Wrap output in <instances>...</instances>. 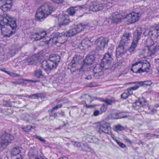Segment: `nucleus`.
<instances>
[{
    "label": "nucleus",
    "instance_id": "f257e3e1",
    "mask_svg": "<svg viewBox=\"0 0 159 159\" xmlns=\"http://www.w3.org/2000/svg\"><path fill=\"white\" fill-rule=\"evenodd\" d=\"M0 25L4 37L8 38L15 34L17 28L16 20L7 14L0 16Z\"/></svg>",
    "mask_w": 159,
    "mask_h": 159
},
{
    "label": "nucleus",
    "instance_id": "f03ea898",
    "mask_svg": "<svg viewBox=\"0 0 159 159\" xmlns=\"http://www.w3.org/2000/svg\"><path fill=\"white\" fill-rule=\"evenodd\" d=\"M56 8V7L51 2H48L43 4L37 9L35 14L37 20L42 21L55 11Z\"/></svg>",
    "mask_w": 159,
    "mask_h": 159
},
{
    "label": "nucleus",
    "instance_id": "7ed1b4c3",
    "mask_svg": "<svg viewBox=\"0 0 159 159\" xmlns=\"http://www.w3.org/2000/svg\"><path fill=\"white\" fill-rule=\"evenodd\" d=\"M113 59L112 51L111 49H108V52L105 54L100 65L106 70L111 69Z\"/></svg>",
    "mask_w": 159,
    "mask_h": 159
},
{
    "label": "nucleus",
    "instance_id": "20e7f679",
    "mask_svg": "<svg viewBox=\"0 0 159 159\" xmlns=\"http://www.w3.org/2000/svg\"><path fill=\"white\" fill-rule=\"evenodd\" d=\"M142 32L141 28H138L133 33V40L131 45L129 48L127 52L130 54H133L135 52V48L138 43L139 40L141 37Z\"/></svg>",
    "mask_w": 159,
    "mask_h": 159
},
{
    "label": "nucleus",
    "instance_id": "39448f33",
    "mask_svg": "<svg viewBox=\"0 0 159 159\" xmlns=\"http://www.w3.org/2000/svg\"><path fill=\"white\" fill-rule=\"evenodd\" d=\"M14 139V136L11 134L7 133L3 134L0 138L1 146L3 148H6Z\"/></svg>",
    "mask_w": 159,
    "mask_h": 159
},
{
    "label": "nucleus",
    "instance_id": "423d86ee",
    "mask_svg": "<svg viewBox=\"0 0 159 159\" xmlns=\"http://www.w3.org/2000/svg\"><path fill=\"white\" fill-rule=\"evenodd\" d=\"M104 6L103 3L98 0L91 2L89 5V10L90 11L96 12L102 10Z\"/></svg>",
    "mask_w": 159,
    "mask_h": 159
},
{
    "label": "nucleus",
    "instance_id": "0eeeda50",
    "mask_svg": "<svg viewBox=\"0 0 159 159\" xmlns=\"http://www.w3.org/2000/svg\"><path fill=\"white\" fill-rule=\"evenodd\" d=\"M61 39L63 40L62 41L60 42L61 44H64L66 41L67 39L65 33L64 32L61 33H55L53 34V37H51L50 39L51 40L52 39V42H54L56 43L57 42V39H58L60 40Z\"/></svg>",
    "mask_w": 159,
    "mask_h": 159
},
{
    "label": "nucleus",
    "instance_id": "6e6552de",
    "mask_svg": "<svg viewBox=\"0 0 159 159\" xmlns=\"http://www.w3.org/2000/svg\"><path fill=\"white\" fill-rule=\"evenodd\" d=\"M125 45H121L120 43L118 47L116 48V57L117 58L121 57L124 58L125 56L128 55L127 50H125Z\"/></svg>",
    "mask_w": 159,
    "mask_h": 159
},
{
    "label": "nucleus",
    "instance_id": "1a4fd4ad",
    "mask_svg": "<svg viewBox=\"0 0 159 159\" xmlns=\"http://www.w3.org/2000/svg\"><path fill=\"white\" fill-rule=\"evenodd\" d=\"M41 65L42 67L45 70L47 69L50 70L55 69L58 66L57 64L51 61L49 59L47 61H43Z\"/></svg>",
    "mask_w": 159,
    "mask_h": 159
},
{
    "label": "nucleus",
    "instance_id": "9d476101",
    "mask_svg": "<svg viewBox=\"0 0 159 159\" xmlns=\"http://www.w3.org/2000/svg\"><path fill=\"white\" fill-rule=\"evenodd\" d=\"M108 41L107 38L101 37L96 39L95 42V44L100 49H103L105 47L107 46Z\"/></svg>",
    "mask_w": 159,
    "mask_h": 159
},
{
    "label": "nucleus",
    "instance_id": "9b49d317",
    "mask_svg": "<svg viewBox=\"0 0 159 159\" xmlns=\"http://www.w3.org/2000/svg\"><path fill=\"white\" fill-rule=\"evenodd\" d=\"M12 0H0V4H3L1 6V9L6 12L11 7Z\"/></svg>",
    "mask_w": 159,
    "mask_h": 159
},
{
    "label": "nucleus",
    "instance_id": "f8f14e48",
    "mask_svg": "<svg viewBox=\"0 0 159 159\" xmlns=\"http://www.w3.org/2000/svg\"><path fill=\"white\" fill-rule=\"evenodd\" d=\"M142 60H139L132 65V68L131 69V70L133 73H143V71H142Z\"/></svg>",
    "mask_w": 159,
    "mask_h": 159
},
{
    "label": "nucleus",
    "instance_id": "ddd939ff",
    "mask_svg": "<svg viewBox=\"0 0 159 159\" xmlns=\"http://www.w3.org/2000/svg\"><path fill=\"white\" fill-rule=\"evenodd\" d=\"M106 70L103 68L101 66L99 65H97L93 70V76L96 79H99L100 76L103 74V71Z\"/></svg>",
    "mask_w": 159,
    "mask_h": 159
},
{
    "label": "nucleus",
    "instance_id": "4468645a",
    "mask_svg": "<svg viewBox=\"0 0 159 159\" xmlns=\"http://www.w3.org/2000/svg\"><path fill=\"white\" fill-rule=\"evenodd\" d=\"M121 15L114 13L112 16H110L109 18L107 19L105 22L106 23V22H109L111 20V23H118L121 21Z\"/></svg>",
    "mask_w": 159,
    "mask_h": 159
},
{
    "label": "nucleus",
    "instance_id": "2eb2a0df",
    "mask_svg": "<svg viewBox=\"0 0 159 159\" xmlns=\"http://www.w3.org/2000/svg\"><path fill=\"white\" fill-rule=\"evenodd\" d=\"M100 131L107 134H109L111 131V128L110 124L107 122L99 125Z\"/></svg>",
    "mask_w": 159,
    "mask_h": 159
},
{
    "label": "nucleus",
    "instance_id": "dca6fc26",
    "mask_svg": "<svg viewBox=\"0 0 159 159\" xmlns=\"http://www.w3.org/2000/svg\"><path fill=\"white\" fill-rule=\"evenodd\" d=\"M69 16L67 15L61 16L58 19L59 25L61 26L63 25H67L70 22Z\"/></svg>",
    "mask_w": 159,
    "mask_h": 159
},
{
    "label": "nucleus",
    "instance_id": "f3484780",
    "mask_svg": "<svg viewBox=\"0 0 159 159\" xmlns=\"http://www.w3.org/2000/svg\"><path fill=\"white\" fill-rule=\"evenodd\" d=\"M81 60V57L80 56L75 55L73 57L72 60L69 64L68 68L70 69L75 67L77 63H79Z\"/></svg>",
    "mask_w": 159,
    "mask_h": 159
},
{
    "label": "nucleus",
    "instance_id": "a211bd4d",
    "mask_svg": "<svg viewBox=\"0 0 159 159\" xmlns=\"http://www.w3.org/2000/svg\"><path fill=\"white\" fill-rule=\"evenodd\" d=\"M138 14V13H135L133 12L127 15L126 18L130 23H133L139 20V17Z\"/></svg>",
    "mask_w": 159,
    "mask_h": 159
},
{
    "label": "nucleus",
    "instance_id": "6ab92c4d",
    "mask_svg": "<svg viewBox=\"0 0 159 159\" xmlns=\"http://www.w3.org/2000/svg\"><path fill=\"white\" fill-rule=\"evenodd\" d=\"M131 37V34L129 33H126L124 34L120 42L121 45H125L126 44L128 43V42L130 40Z\"/></svg>",
    "mask_w": 159,
    "mask_h": 159
},
{
    "label": "nucleus",
    "instance_id": "aec40b11",
    "mask_svg": "<svg viewBox=\"0 0 159 159\" xmlns=\"http://www.w3.org/2000/svg\"><path fill=\"white\" fill-rule=\"evenodd\" d=\"M83 6H81L71 7L68 8L66 11L70 16H73L77 11L80 10L82 8H83Z\"/></svg>",
    "mask_w": 159,
    "mask_h": 159
},
{
    "label": "nucleus",
    "instance_id": "412c9836",
    "mask_svg": "<svg viewBox=\"0 0 159 159\" xmlns=\"http://www.w3.org/2000/svg\"><path fill=\"white\" fill-rule=\"evenodd\" d=\"M89 25L86 24L80 23L75 25L74 29L75 30L77 33L80 32L85 29H88Z\"/></svg>",
    "mask_w": 159,
    "mask_h": 159
},
{
    "label": "nucleus",
    "instance_id": "4be33fe9",
    "mask_svg": "<svg viewBox=\"0 0 159 159\" xmlns=\"http://www.w3.org/2000/svg\"><path fill=\"white\" fill-rule=\"evenodd\" d=\"M142 71L143 72H148L149 71L150 64L149 62L146 60H142Z\"/></svg>",
    "mask_w": 159,
    "mask_h": 159
},
{
    "label": "nucleus",
    "instance_id": "5701e85b",
    "mask_svg": "<svg viewBox=\"0 0 159 159\" xmlns=\"http://www.w3.org/2000/svg\"><path fill=\"white\" fill-rule=\"evenodd\" d=\"M95 55L92 54L87 56L84 60V62L87 64L91 65L95 60Z\"/></svg>",
    "mask_w": 159,
    "mask_h": 159
},
{
    "label": "nucleus",
    "instance_id": "b1692460",
    "mask_svg": "<svg viewBox=\"0 0 159 159\" xmlns=\"http://www.w3.org/2000/svg\"><path fill=\"white\" fill-rule=\"evenodd\" d=\"M30 156L32 157L33 158V159H41L43 158H46L43 156H37V151L36 150L31 149L29 153Z\"/></svg>",
    "mask_w": 159,
    "mask_h": 159
},
{
    "label": "nucleus",
    "instance_id": "393cba45",
    "mask_svg": "<svg viewBox=\"0 0 159 159\" xmlns=\"http://www.w3.org/2000/svg\"><path fill=\"white\" fill-rule=\"evenodd\" d=\"M48 59L58 65V63L60 61V57L58 55L52 54L50 56Z\"/></svg>",
    "mask_w": 159,
    "mask_h": 159
},
{
    "label": "nucleus",
    "instance_id": "a878e982",
    "mask_svg": "<svg viewBox=\"0 0 159 159\" xmlns=\"http://www.w3.org/2000/svg\"><path fill=\"white\" fill-rule=\"evenodd\" d=\"M11 154L12 156H16L21 152L20 148L18 147H13L11 150Z\"/></svg>",
    "mask_w": 159,
    "mask_h": 159
},
{
    "label": "nucleus",
    "instance_id": "bb28decb",
    "mask_svg": "<svg viewBox=\"0 0 159 159\" xmlns=\"http://www.w3.org/2000/svg\"><path fill=\"white\" fill-rule=\"evenodd\" d=\"M34 75L37 78H43L44 77V75L43 73L42 70L41 69L35 70L34 73Z\"/></svg>",
    "mask_w": 159,
    "mask_h": 159
},
{
    "label": "nucleus",
    "instance_id": "cd10ccee",
    "mask_svg": "<svg viewBox=\"0 0 159 159\" xmlns=\"http://www.w3.org/2000/svg\"><path fill=\"white\" fill-rule=\"evenodd\" d=\"M90 65L87 64L86 63H84L83 65L81 66L80 68L77 69V70H79L80 72H84L85 71H88L90 67Z\"/></svg>",
    "mask_w": 159,
    "mask_h": 159
},
{
    "label": "nucleus",
    "instance_id": "c85d7f7f",
    "mask_svg": "<svg viewBox=\"0 0 159 159\" xmlns=\"http://www.w3.org/2000/svg\"><path fill=\"white\" fill-rule=\"evenodd\" d=\"M77 34V33L75 31V30L73 28L67 31L66 33V37H72L76 34Z\"/></svg>",
    "mask_w": 159,
    "mask_h": 159
},
{
    "label": "nucleus",
    "instance_id": "c756f323",
    "mask_svg": "<svg viewBox=\"0 0 159 159\" xmlns=\"http://www.w3.org/2000/svg\"><path fill=\"white\" fill-rule=\"evenodd\" d=\"M91 40V39L90 40H84L81 43L82 46L84 47L83 49H86L90 46Z\"/></svg>",
    "mask_w": 159,
    "mask_h": 159
},
{
    "label": "nucleus",
    "instance_id": "7c9ffc66",
    "mask_svg": "<svg viewBox=\"0 0 159 159\" xmlns=\"http://www.w3.org/2000/svg\"><path fill=\"white\" fill-rule=\"evenodd\" d=\"M35 128V126L30 125H27L26 127L22 126L21 127V128L26 133L31 132L32 131V129H34Z\"/></svg>",
    "mask_w": 159,
    "mask_h": 159
},
{
    "label": "nucleus",
    "instance_id": "2f4dec72",
    "mask_svg": "<svg viewBox=\"0 0 159 159\" xmlns=\"http://www.w3.org/2000/svg\"><path fill=\"white\" fill-rule=\"evenodd\" d=\"M35 59V57L34 56L28 57L26 59V61L29 65H32L36 63Z\"/></svg>",
    "mask_w": 159,
    "mask_h": 159
},
{
    "label": "nucleus",
    "instance_id": "473e14b6",
    "mask_svg": "<svg viewBox=\"0 0 159 159\" xmlns=\"http://www.w3.org/2000/svg\"><path fill=\"white\" fill-rule=\"evenodd\" d=\"M129 84H134L135 86L131 87L130 88L133 90H135L137 89L140 86H142L143 84L140 82H135L130 83Z\"/></svg>",
    "mask_w": 159,
    "mask_h": 159
},
{
    "label": "nucleus",
    "instance_id": "72a5a7b5",
    "mask_svg": "<svg viewBox=\"0 0 159 159\" xmlns=\"http://www.w3.org/2000/svg\"><path fill=\"white\" fill-rule=\"evenodd\" d=\"M139 56L142 58H145L149 56H148V51L147 49H143L139 53Z\"/></svg>",
    "mask_w": 159,
    "mask_h": 159
},
{
    "label": "nucleus",
    "instance_id": "f704fd0d",
    "mask_svg": "<svg viewBox=\"0 0 159 159\" xmlns=\"http://www.w3.org/2000/svg\"><path fill=\"white\" fill-rule=\"evenodd\" d=\"M105 103L107 104V106L111 105L113 103H114L117 101L114 98H113L111 99H106L103 101Z\"/></svg>",
    "mask_w": 159,
    "mask_h": 159
},
{
    "label": "nucleus",
    "instance_id": "c9c22d12",
    "mask_svg": "<svg viewBox=\"0 0 159 159\" xmlns=\"http://www.w3.org/2000/svg\"><path fill=\"white\" fill-rule=\"evenodd\" d=\"M18 102L19 103V104H18H18H16L14 106L17 107H25L26 106V104L25 103V102L24 99H21Z\"/></svg>",
    "mask_w": 159,
    "mask_h": 159
},
{
    "label": "nucleus",
    "instance_id": "e433bc0d",
    "mask_svg": "<svg viewBox=\"0 0 159 159\" xmlns=\"http://www.w3.org/2000/svg\"><path fill=\"white\" fill-rule=\"evenodd\" d=\"M32 38L36 41L42 39L39 32L34 33L32 34Z\"/></svg>",
    "mask_w": 159,
    "mask_h": 159
},
{
    "label": "nucleus",
    "instance_id": "4c0bfd02",
    "mask_svg": "<svg viewBox=\"0 0 159 159\" xmlns=\"http://www.w3.org/2000/svg\"><path fill=\"white\" fill-rule=\"evenodd\" d=\"M141 106V105L137 101H136L135 102L133 103V107L136 110L139 109Z\"/></svg>",
    "mask_w": 159,
    "mask_h": 159
},
{
    "label": "nucleus",
    "instance_id": "58836bf2",
    "mask_svg": "<svg viewBox=\"0 0 159 159\" xmlns=\"http://www.w3.org/2000/svg\"><path fill=\"white\" fill-rule=\"evenodd\" d=\"M55 110L52 108L50 110H49V115L50 117H53L54 118H56L58 117L57 113L56 112H54Z\"/></svg>",
    "mask_w": 159,
    "mask_h": 159
},
{
    "label": "nucleus",
    "instance_id": "ea45409f",
    "mask_svg": "<svg viewBox=\"0 0 159 159\" xmlns=\"http://www.w3.org/2000/svg\"><path fill=\"white\" fill-rule=\"evenodd\" d=\"M23 118L27 122H29L32 119L31 116L28 114H26L25 115L23 116Z\"/></svg>",
    "mask_w": 159,
    "mask_h": 159
},
{
    "label": "nucleus",
    "instance_id": "a19ab883",
    "mask_svg": "<svg viewBox=\"0 0 159 159\" xmlns=\"http://www.w3.org/2000/svg\"><path fill=\"white\" fill-rule=\"evenodd\" d=\"M141 105L142 107H143L147 103V101L145 100L143 97L139 99V100H137Z\"/></svg>",
    "mask_w": 159,
    "mask_h": 159
},
{
    "label": "nucleus",
    "instance_id": "79ce46f5",
    "mask_svg": "<svg viewBox=\"0 0 159 159\" xmlns=\"http://www.w3.org/2000/svg\"><path fill=\"white\" fill-rule=\"evenodd\" d=\"M152 45L150 46V48H148V56H149V57H151L154 55L156 53V52L152 48Z\"/></svg>",
    "mask_w": 159,
    "mask_h": 159
},
{
    "label": "nucleus",
    "instance_id": "37998d69",
    "mask_svg": "<svg viewBox=\"0 0 159 159\" xmlns=\"http://www.w3.org/2000/svg\"><path fill=\"white\" fill-rule=\"evenodd\" d=\"M125 129L124 127L120 125H118L115 126V130L116 131H122Z\"/></svg>",
    "mask_w": 159,
    "mask_h": 159
},
{
    "label": "nucleus",
    "instance_id": "c03bdc74",
    "mask_svg": "<svg viewBox=\"0 0 159 159\" xmlns=\"http://www.w3.org/2000/svg\"><path fill=\"white\" fill-rule=\"evenodd\" d=\"M80 98L81 99H84L87 101H89L90 98H91V96L89 95L85 94L81 96L80 97Z\"/></svg>",
    "mask_w": 159,
    "mask_h": 159
},
{
    "label": "nucleus",
    "instance_id": "a18cd8bd",
    "mask_svg": "<svg viewBox=\"0 0 159 159\" xmlns=\"http://www.w3.org/2000/svg\"><path fill=\"white\" fill-rule=\"evenodd\" d=\"M77 147H78L79 149L80 150H82L84 151H87V150L84 149L83 147H85L84 144H82L80 143H75Z\"/></svg>",
    "mask_w": 159,
    "mask_h": 159
},
{
    "label": "nucleus",
    "instance_id": "49530a36",
    "mask_svg": "<svg viewBox=\"0 0 159 159\" xmlns=\"http://www.w3.org/2000/svg\"><path fill=\"white\" fill-rule=\"evenodd\" d=\"M39 95V94L36 93L33 94L31 95H27V97H28L30 99H38L40 97Z\"/></svg>",
    "mask_w": 159,
    "mask_h": 159
},
{
    "label": "nucleus",
    "instance_id": "de8ad7c7",
    "mask_svg": "<svg viewBox=\"0 0 159 159\" xmlns=\"http://www.w3.org/2000/svg\"><path fill=\"white\" fill-rule=\"evenodd\" d=\"M129 96L125 91L121 95V98L124 99H126Z\"/></svg>",
    "mask_w": 159,
    "mask_h": 159
},
{
    "label": "nucleus",
    "instance_id": "09e8293b",
    "mask_svg": "<svg viewBox=\"0 0 159 159\" xmlns=\"http://www.w3.org/2000/svg\"><path fill=\"white\" fill-rule=\"evenodd\" d=\"M107 109V106H106L105 104H103L100 108L101 111L102 112H105L106 111Z\"/></svg>",
    "mask_w": 159,
    "mask_h": 159
},
{
    "label": "nucleus",
    "instance_id": "8fccbe9b",
    "mask_svg": "<svg viewBox=\"0 0 159 159\" xmlns=\"http://www.w3.org/2000/svg\"><path fill=\"white\" fill-rule=\"evenodd\" d=\"M39 33L40 35V37L42 39L45 37V36L46 35V32L45 31H39Z\"/></svg>",
    "mask_w": 159,
    "mask_h": 159
},
{
    "label": "nucleus",
    "instance_id": "3c124183",
    "mask_svg": "<svg viewBox=\"0 0 159 159\" xmlns=\"http://www.w3.org/2000/svg\"><path fill=\"white\" fill-rule=\"evenodd\" d=\"M125 91L126 92L129 96H130L133 93L132 90L130 88L127 89L126 91Z\"/></svg>",
    "mask_w": 159,
    "mask_h": 159
},
{
    "label": "nucleus",
    "instance_id": "603ef678",
    "mask_svg": "<svg viewBox=\"0 0 159 159\" xmlns=\"http://www.w3.org/2000/svg\"><path fill=\"white\" fill-rule=\"evenodd\" d=\"M51 1L56 4H60L63 3L64 0H51Z\"/></svg>",
    "mask_w": 159,
    "mask_h": 159
},
{
    "label": "nucleus",
    "instance_id": "864d4df0",
    "mask_svg": "<svg viewBox=\"0 0 159 159\" xmlns=\"http://www.w3.org/2000/svg\"><path fill=\"white\" fill-rule=\"evenodd\" d=\"M8 75L12 77H18L20 75L19 74H17L12 72H10V71H9Z\"/></svg>",
    "mask_w": 159,
    "mask_h": 159
},
{
    "label": "nucleus",
    "instance_id": "5fc2aeb1",
    "mask_svg": "<svg viewBox=\"0 0 159 159\" xmlns=\"http://www.w3.org/2000/svg\"><path fill=\"white\" fill-rule=\"evenodd\" d=\"M141 82L143 84L142 86H144V85H150L152 84V82L150 81H145L143 82L141 81Z\"/></svg>",
    "mask_w": 159,
    "mask_h": 159
},
{
    "label": "nucleus",
    "instance_id": "6e6d98bb",
    "mask_svg": "<svg viewBox=\"0 0 159 159\" xmlns=\"http://www.w3.org/2000/svg\"><path fill=\"white\" fill-rule=\"evenodd\" d=\"M120 113H119L116 112L115 113H114L113 114V116H116V117L114 118L115 119H118L119 118H123L125 117L124 116H122V117H119L118 116H118L119 114Z\"/></svg>",
    "mask_w": 159,
    "mask_h": 159
},
{
    "label": "nucleus",
    "instance_id": "4d7b16f0",
    "mask_svg": "<svg viewBox=\"0 0 159 159\" xmlns=\"http://www.w3.org/2000/svg\"><path fill=\"white\" fill-rule=\"evenodd\" d=\"M84 102V104L85 105H84V106L87 108H91L95 106V105H88L86 104V102H85V101Z\"/></svg>",
    "mask_w": 159,
    "mask_h": 159
},
{
    "label": "nucleus",
    "instance_id": "13d9d810",
    "mask_svg": "<svg viewBox=\"0 0 159 159\" xmlns=\"http://www.w3.org/2000/svg\"><path fill=\"white\" fill-rule=\"evenodd\" d=\"M116 141L118 144L120 146L121 148H124L125 147V145L124 144L121 142H118V141H117V140H116Z\"/></svg>",
    "mask_w": 159,
    "mask_h": 159
},
{
    "label": "nucleus",
    "instance_id": "bf43d9fd",
    "mask_svg": "<svg viewBox=\"0 0 159 159\" xmlns=\"http://www.w3.org/2000/svg\"><path fill=\"white\" fill-rule=\"evenodd\" d=\"M100 114V111L98 110H95L93 113V115L94 116H98Z\"/></svg>",
    "mask_w": 159,
    "mask_h": 159
},
{
    "label": "nucleus",
    "instance_id": "052dcab7",
    "mask_svg": "<svg viewBox=\"0 0 159 159\" xmlns=\"http://www.w3.org/2000/svg\"><path fill=\"white\" fill-rule=\"evenodd\" d=\"M62 104H60L59 105H57L56 106L53 107L52 108L53 110H57L58 108H60L62 107Z\"/></svg>",
    "mask_w": 159,
    "mask_h": 159
},
{
    "label": "nucleus",
    "instance_id": "680f3d73",
    "mask_svg": "<svg viewBox=\"0 0 159 159\" xmlns=\"http://www.w3.org/2000/svg\"><path fill=\"white\" fill-rule=\"evenodd\" d=\"M152 48L156 52L159 50V46L157 45L155 46H154L153 47H152Z\"/></svg>",
    "mask_w": 159,
    "mask_h": 159
},
{
    "label": "nucleus",
    "instance_id": "e2e57ef3",
    "mask_svg": "<svg viewBox=\"0 0 159 159\" xmlns=\"http://www.w3.org/2000/svg\"><path fill=\"white\" fill-rule=\"evenodd\" d=\"M97 86H98V85H97L96 83L94 82L91 83L89 84V85H88V87H95Z\"/></svg>",
    "mask_w": 159,
    "mask_h": 159
},
{
    "label": "nucleus",
    "instance_id": "0e129e2a",
    "mask_svg": "<svg viewBox=\"0 0 159 159\" xmlns=\"http://www.w3.org/2000/svg\"><path fill=\"white\" fill-rule=\"evenodd\" d=\"M146 134L147 135V137H149V136L152 137L153 136H157V135H156L155 134H150V133H147Z\"/></svg>",
    "mask_w": 159,
    "mask_h": 159
},
{
    "label": "nucleus",
    "instance_id": "69168bd1",
    "mask_svg": "<svg viewBox=\"0 0 159 159\" xmlns=\"http://www.w3.org/2000/svg\"><path fill=\"white\" fill-rule=\"evenodd\" d=\"M26 81H28L30 82H34V83H36L39 82V81L38 80H25Z\"/></svg>",
    "mask_w": 159,
    "mask_h": 159
},
{
    "label": "nucleus",
    "instance_id": "338daca9",
    "mask_svg": "<svg viewBox=\"0 0 159 159\" xmlns=\"http://www.w3.org/2000/svg\"><path fill=\"white\" fill-rule=\"evenodd\" d=\"M39 140L40 141L44 143L46 142V140L44 139H43L42 137H40L39 139Z\"/></svg>",
    "mask_w": 159,
    "mask_h": 159
},
{
    "label": "nucleus",
    "instance_id": "774afa93",
    "mask_svg": "<svg viewBox=\"0 0 159 159\" xmlns=\"http://www.w3.org/2000/svg\"><path fill=\"white\" fill-rule=\"evenodd\" d=\"M59 114L62 117L65 116V112L63 111H61L59 113Z\"/></svg>",
    "mask_w": 159,
    "mask_h": 159
}]
</instances>
